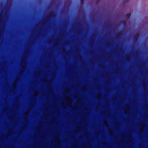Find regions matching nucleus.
Masks as SVG:
<instances>
[{"label": "nucleus", "instance_id": "nucleus-1", "mask_svg": "<svg viewBox=\"0 0 148 148\" xmlns=\"http://www.w3.org/2000/svg\"><path fill=\"white\" fill-rule=\"evenodd\" d=\"M55 16L56 14L53 11L51 12L50 13L49 15L45 17L43 24H45L46 23H49L51 18L54 17Z\"/></svg>", "mask_w": 148, "mask_h": 148}, {"label": "nucleus", "instance_id": "nucleus-2", "mask_svg": "<svg viewBox=\"0 0 148 148\" xmlns=\"http://www.w3.org/2000/svg\"><path fill=\"white\" fill-rule=\"evenodd\" d=\"M131 16V14L128 13L126 14V17L127 18H129Z\"/></svg>", "mask_w": 148, "mask_h": 148}, {"label": "nucleus", "instance_id": "nucleus-3", "mask_svg": "<svg viewBox=\"0 0 148 148\" xmlns=\"http://www.w3.org/2000/svg\"><path fill=\"white\" fill-rule=\"evenodd\" d=\"M145 125V124L144 123H143L142 125V126L140 129V131H141L143 129V127Z\"/></svg>", "mask_w": 148, "mask_h": 148}, {"label": "nucleus", "instance_id": "nucleus-4", "mask_svg": "<svg viewBox=\"0 0 148 148\" xmlns=\"http://www.w3.org/2000/svg\"><path fill=\"white\" fill-rule=\"evenodd\" d=\"M129 0H124L123 1V3L124 4H125Z\"/></svg>", "mask_w": 148, "mask_h": 148}, {"label": "nucleus", "instance_id": "nucleus-5", "mask_svg": "<svg viewBox=\"0 0 148 148\" xmlns=\"http://www.w3.org/2000/svg\"><path fill=\"white\" fill-rule=\"evenodd\" d=\"M121 34V33H119L116 34V36L117 37H119L120 36Z\"/></svg>", "mask_w": 148, "mask_h": 148}, {"label": "nucleus", "instance_id": "nucleus-6", "mask_svg": "<svg viewBox=\"0 0 148 148\" xmlns=\"http://www.w3.org/2000/svg\"><path fill=\"white\" fill-rule=\"evenodd\" d=\"M122 23L124 25H125L126 24V21L125 20H123L122 22Z\"/></svg>", "mask_w": 148, "mask_h": 148}, {"label": "nucleus", "instance_id": "nucleus-7", "mask_svg": "<svg viewBox=\"0 0 148 148\" xmlns=\"http://www.w3.org/2000/svg\"><path fill=\"white\" fill-rule=\"evenodd\" d=\"M47 81V79L45 78L43 79L42 80V81L43 82H46Z\"/></svg>", "mask_w": 148, "mask_h": 148}, {"label": "nucleus", "instance_id": "nucleus-8", "mask_svg": "<svg viewBox=\"0 0 148 148\" xmlns=\"http://www.w3.org/2000/svg\"><path fill=\"white\" fill-rule=\"evenodd\" d=\"M130 58L128 56H127L126 58V60L127 61H129L130 59Z\"/></svg>", "mask_w": 148, "mask_h": 148}, {"label": "nucleus", "instance_id": "nucleus-9", "mask_svg": "<svg viewBox=\"0 0 148 148\" xmlns=\"http://www.w3.org/2000/svg\"><path fill=\"white\" fill-rule=\"evenodd\" d=\"M101 96L100 95H99L97 96V98L98 99H99L101 97Z\"/></svg>", "mask_w": 148, "mask_h": 148}, {"label": "nucleus", "instance_id": "nucleus-10", "mask_svg": "<svg viewBox=\"0 0 148 148\" xmlns=\"http://www.w3.org/2000/svg\"><path fill=\"white\" fill-rule=\"evenodd\" d=\"M81 2L82 4H83L84 3V0H81Z\"/></svg>", "mask_w": 148, "mask_h": 148}, {"label": "nucleus", "instance_id": "nucleus-11", "mask_svg": "<svg viewBox=\"0 0 148 148\" xmlns=\"http://www.w3.org/2000/svg\"><path fill=\"white\" fill-rule=\"evenodd\" d=\"M67 101L69 103H70V102H71V101L69 99L67 100Z\"/></svg>", "mask_w": 148, "mask_h": 148}, {"label": "nucleus", "instance_id": "nucleus-12", "mask_svg": "<svg viewBox=\"0 0 148 148\" xmlns=\"http://www.w3.org/2000/svg\"><path fill=\"white\" fill-rule=\"evenodd\" d=\"M65 51H66V50H65V49H63V50H62V51H63V52H65Z\"/></svg>", "mask_w": 148, "mask_h": 148}, {"label": "nucleus", "instance_id": "nucleus-13", "mask_svg": "<svg viewBox=\"0 0 148 148\" xmlns=\"http://www.w3.org/2000/svg\"><path fill=\"white\" fill-rule=\"evenodd\" d=\"M57 141H58V143H59V141H60V140H59V138H58H58H57Z\"/></svg>", "mask_w": 148, "mask_h": 148}, {"label": "nucleus", "instance_id": "nucleus-14", "mask_svg": "<svg viewBox=\"0 0 148 148\" xmlns=\"http://www.w3.org/2000/svg\"><path fill=\"white\" fill-rule=\"evenodd\" d=\"M47 87L48 88H50V86H49V84H47Z\"/></svg>", "mask_w": 148, "mask_h": 148}, {"label": "nucleus", "instance_id": "nucleus-15", "mask_svg": "<svg viewBox=\"0 0 148 148\" xmlns=\"http://www.w3.org/2000/svg\"><path fill=\"white\" fill-rule=\"evenodd\" d=\"M110 134L111 135H112V132H110Z\"/></svg>", "mask_w": 148, "mask_h": 148}, {"label": "nucleus", "instance_id": "nucleus-16", "mask_svg": "<svg viewBox=\"0 0 148 148\" xmlns=\"http://www.w3.org/2000/svg\"><path fill=\"white\" fill-rule=\"evenodd\" d=\"M100 0H97L96 2L97 3H98L99 1Z\"/></svg>", "mask_w": 148, "mask_h": 148}, {"label": "nucleus", "instance_id": "nucleus-17", "mask_svg": "<svg viewBox=\"0 0 148 148\" xmlns=\"http://www.w3.org/2000/svg\"><path fill=\"white\" fill-rule=\"evenodd\" d=\"M128 137L129 138H131V136H130V135H129L128 136Z\"/></svg>", "mask_w": 148, "mask_h": 148}, {"label": "nucleus", "instance_id": "nucleus-18", "mask_svg": "<svg viewBox=\"0 0 148 148\" xmlns=\"http://www.w3.org/2000/svg\"><path fill=\"white\" fill-rule=\"evenodd\" d=\"M57 44V42H55V45H56Z\"/></svg>", "mask_w": 148, "mask_h": 148}, {"label": "nucleus", "instance_id": "nucleus-19", "mask_svg": "<svg viewBox=\"0 0 148 148\" xmlns=\"http://www.w3.org/2000/svg\"><path fill=\"white\" fill-rule=\"evenodd\" d=\"M143 87L144 88L145 85L144 84H143Z\"/></svg>", "mask_w": 148, "mask_h": 148}, {"label": "nucleus", "instance_id": "nucleus-20", "mask_svg": "<svg viewBox=\"0 0 148 148\" xmlns=\"http://www.w3.org/2000/svg\"><path fill=\"white\" fill-rule=\"evenodd\" d=\"M126 106H127V107H128V105H126Z\"/></svg>", "mask_w": 148, "mask_h": 148}, {"label": "nucleus", "instance_id": "nucleus-21", "mask_svg": "<svg viewBox=\"0 0 148 148\" xmlns=\"http://www.w3.org/2000/svg\"><path fill=\"white\" fill-rule=\"evenodd\" d=\"M68 53H69V51H67V54H68Z\"/></svg>", "mask_w": 148, "mask_h": 148}, {"label": "nucleus", "instance_id": "nucleus-22", "mask_svg": "<svg viewBox=\"0 0 148 148\" xmlns=\"http://www.w3.org/2000/svg\"><path fill=\"white\" fill-rule=\"evenodd\" d=\"M47 65H48V64H47V65H46L47 66Z\"/></svg>", "mask_w": 148, "mask_h": 148}, {"label": "nucleus", "instance_id": "nucleus-23", "mask_svg": "<svg viewBox=\"0 0 148 148\" xmlns=\"http://www.w3.org/2000/svg\"><path fill=\"white\" fill-rule=\"evenodd\" d=\"M83 88H85V87H83Z\"/></svg>", "mask_w": 148, "mask_h": 148}, {"label": "nucleus", "instance_id": "nucleus-24", "mask_svg": "<svg viewBox=\"0 0 148 148\" xmlns=\"http://www.w3.org/2000/svg\"><path fill=\"white\" fill-rule=\"evenodd\" d=\"M37 73H38V71Z\"/></svg>", "mask_w": 148, "mask_h": 148}, {"label": "nucleus", "instance_id": "nucleus-25", "mask_svg": "<svg viewBox=\"0 0 148 148\" xmlns=\"http://www.w3.org/2000/svg\"><path fill=\"white\" fill-rule=\"evenodd\" d=\"M37 35H38V33Z\"/></svg>", "mask_w": 148, "mask_h": 148}, {"label": "nucleus", "instance_id": "nucleus-26", "mask_svg": "<svg viewBox=\"0 0 148 148\" xmlns=\"http://www.w3.org/2000/svg\"><path fill=\"white\" fill-rule=\"evenodd\" d=\"M37 127H38V126Z\"/></svg>", "mask_w": 148, "mask_h": 148}, {"label": "nucleus", "instance_id": "nucleus-27", "mask_svg": "<svg viewBox=\"0 0 148 148\" xmlns=\"http://www.w3.org/2000/svg\"><path fill=\"white\" fill-rule=\"evenodd\" d=\"M37 145H38V144H37Z\"/></svg>", "mask_w": 148, "mask_h": 148}]
</instances>
